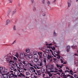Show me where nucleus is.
I'll list each match as a JSON object with an SVG mask.
<instances>
[{"label":"nucleus","instance_id":"obj_1","mask_svg":"<svg viewBox=\"0 0 78 78\" xmlns=\"http://www.w3.org/2000/svg\"><path fill=\"white\" fill-rule=\"evenodd\" d=\"M2 75L3 76V78H8V76H9V72L6 74H2Z\"/></svg>","mask_w":78,"mask_h":78},{"label":"nucleus","instance_id":"obj_2","mask_svg":"<svg viewBox=\"0 0 78 78\" xmlns=\"http://www.w3.org/2000/svg\"><path fill=\"white\" fill-rule=\"evenodd\" d=\"M19 61H21V62H22L23 64H24V62H25V60L23 58H20L18 59Z\"/></svg>","mask_w":78,"mask_h":78},{"label":"nucleus","instance_id":"obj_3","mask_svg":"<svg viewBox=\"0 0 78 78\" xmlns=\"http://www.w3.org/2000/svg\"><path fill=\"white\" fill-rule=\"evenodd\" d=\"M9 78H13V77H14V73H12L10 74V73L9 72Z\"/></svg>","mask_w":78,"mask_h":78},{"label":"nucleus","instance_id":"obj_4","mask_svg":"<svg viewBox=\"0 0 78 78\" xmlns=\"http://www.w3.org/2000/svg\"><path fill=\"white\" fill-rule=\"evenodd\" d=\"M30 71L31 73H33V72H36V70L34 69V67H31L30 69Z\"/></svg>","mask_w":78,"mask_h":78},{"label":"nucleus","instance_id":"obj_5","mask_svg":"<svg viewBox=\"0 0 78 78\" xmlns=\"http://www.w3.org/2000/svg\"><path fill=\"white\" fill-rule=\"evenodd\" d=\"M15 65H16V66L17 67V70H18V69H19L20 67H21V65H20V64L19 63H16Z\"/></svg>","mask_w":78,"mask_h":78},{"label":"nucleus","instance_id":"obj_6","mask_svg":"<svg viewBox=\"0 0 78 78\" xmlns=\"http://www.w3.org/2000/svg\"><path fill=\"white\" fill-rule=\"evenodd\" d=\"M24 57H25V54L23 53H21L20 54L19 58H23Z\"/></svg>","mask_w":78,"mask_h":78},{"label":"nucleus","instance_id":"obj_7","mask_svg":"<svg viewBox=\"0 0 78 78\" xmlns=\"http://www.w3.org/2000/svg\"><path fill=\"white\" fill-rule=\"evenodd\" d=\"M17 70H18L20 73V72H23L24 71L23 69H20V68L19 69H17Z\"/></svg>","mask_w":78,"mask_h":78},{"label":"nucleus","instance_id":"obj_8","mask_svg":"<svg viewBox=\"0 0 78 78\" xmlns=\"http://www.w3.org/2000/svg\"><path fill=\"white\" fill-rule=\"evenodd\" d=\"M68 7H70L71 5V0H68Z\"/></svg>","mask_w":78,"mask_h":78},{"label":"nucleus","instance_id":"obj_9","mask_svg":"<svg viewBox=\"0 0 78 78\" xmlns=\"http://www.w3.org/2000/svg\"><path fill=\"white\" fill-rule=\"evenodd\" d=\"M18 76L20 77H25V76L22 73H20V74L18 75Z\"/></svg>","mask_w":78,"mask_h":78},{"label":"nucleus","instance_id":"obj_10","mask_svg":"<svg viewBox=\"0 0 78 78\" xmlns=\"http://www.w3.org/2000/svg\"><path fill=\"white\" fill-rule=\"evenodd\" d=\"M10 58H11V60H13V59H14V60H15V61H17V59L16 57H14L13 58L12 56H10Z\"/></svg>","mask_w":78,"mask_h":78},{"label":"nucleus","instance_id":"obj_11","mask_svg":"<svg viewBox=\"0 0 78 78\" xmlns=\"http://www.w3.org/2000/svg\"><path fill=\"white\" fill-rule=\"evenodd\" d=\"M74 77L73 76L71 75V78H78V77L77 76V75L76 74L74 75Z\"/></svg>","mask_w":78,"mask_h":78},{"label":"nucleus","instance_id":"obj_12","mask_svg":"<svg viewBox=\"0 0 78 78\" xmlns=\"http://www.w3.org/2000/svg\"><path fill=\"white\" fill-rule=\"evenodd\" d=\"M3 72L4 73H7V72H8V69L6 68H4V70L3 71Z\"/></svg>","mask_w":78,"mask_h":78},{"label":"nucleus","instance_id":"obj_13","mask_svg":"<svg viewBox=\"0 0 78 78\" xmlns=\"http://www.w3.org/2000/svg\"><path fill=\"white\" fill-rule=\"evenodd\" d=\"M10 20L9 19H8L6 21V25H8L9 23H10Z\"/></svg>","mask_w":78,"mask_h":78},{"label":"nucleus","instance_id":"obj_14","mask_svg":"<svg viewBox=\"0 0 78 78\" xmlns=\"http://www.w3.org/2000/svg\"><path fill=\"white\" fill-rule=\"evenodd\" d=\"M60 59V61H61V63H62L63 62V61H64V58H63V57H61L60 58H59Z\"/></svg>","mask_w":78,"mask_h":78},{"label":"nucleus","instance_id":"obj_15","mask_svg":"<svg viewBox=\"0 0 78 78\" xmlns=\"http://www.w3.org/2000/svg\"><path fill=\"white\" fill-rule=\"evenodd\" d=\"M33 57L34 58H38V55H33Z\"/></svg>","mask_w":78,"mask_h":78},{"label":"nucleus","instance_id":"obj_16","mask_svg":"<svg viewBox=\"0 0 78 78\" xmlns=\"http://www.w3.org/2000/svg\"><path fill=\"white\" fill-rule=\"evenodd\" d=\"M41 70H39L37 71V73L38 75H41Z\"/></svg>","mask_w":78,"mask_h":78},{"label":"nucleus","instance_id":"obj_17","mask_svg":"<svg viewBox=\"0 0 78 78\" xmlns=\"http://www.w3.org/2000/svg\"><path fill=\"white\" fill-rule=\"evenodd\" d=\"M67 52H69V51H70V46H67Z\"/></svg>","mask_w":78,"mask_h":78},{"label":"nucleus","instance_id":"obj_18","mask_svg":"<svg viewBox=\"0 0 78 78\" xmlns=\"http://www.w3.org/2000/svg\"><path fill=\"white\" fill-rule=\"evenodd\" d=\"M50 58H52V57L51 56L49 55V54H48V59H50Z\"/></svg>","mask_w":78,"mask_h":78},{"label":"nucleus","instance_id":"obj_19","mask_svg":"<svg viewBox=\"0 0 78 78\" xmlns=\"http://www.w3.org/2000/svg\"><path fill=\"white\" fill-rule=\"evenodd\" d=\"M23 64H24V65H26V66H28V64H29V62H28L27 61L25 62V61L24 62V63Z\"/></svg>","mask_w":78,"mask_h":78},{"label":"nucleus","instance_id":"obj_20","mask_svg":"<svg viewBox=\"0 0 78 78\" xmlns=\"http://www.w3.org/2000/svg\"><path fill=\"white\" fill-rule=\"evenodd\" d=\"M38 61H39V59L37 58H34V61L35 62H37Z\"/></svg>","mask_w":78,"mask_h":78},{"label":"nucleus","instance_id":"obj_21","mask_svg":"<svg viewBox=\"0 0 78 78\" xmlns=\"http://www.w3.org/2000/svg\"><path fill=\"white\" fill-rule=\"evenodd\" d=\"M32 57L33 56L32 55H31V54H29L28 55V57L29 58H32Z\"/></svg>","mask_w":78,"mask_h":78},{"label":"nucleus","instance_id":"obj_22","mask_svg":"<svg viewBox=\"0 0 78 78\" xmlns=\"http://www.w3.org/2000/svg\"><path fill=\"white\" fill-rule=\"evenodd\" d=\"M16 10L15 9L12 12V15H14L15 14H16Z\"/></svg>","mask_w":78,"mask_h":78},{"label":"nucleus","instance_id":"obj_23","mask_svg":"<svg viewBox=\"0 0 78 78\" xmlns=\"http://www.w3.org/2000/svg\"><path fill=\"white\" fill-rule=\"evenodd\" d=\"M3 69V67H0V73H2V71H2Z\"/></svg>","mask_w":78,"mask_h":78},{"label":"nucleus","instance_id":"obj_24","mask_svg":"<svg viewBox=\"0 0 78 78\" xmlns=\"http://www.w3.org/2000/svg\"><path fill=\"white\" fill-rule=\"evenodd\" d=\"M9 66H15V65H14V64H13V63H10L9 64Z\"/></svg>","mask_w":78,"mask_h":78},{"label":"nucleus","instance_id":"obj_25","mask_svg":"<svg viewBox=\"0 0 78 78\" xmlns=\"http://www.w3.org/2000/svg\"><path fill=\"white\" fill-rule=\"evenodd\" d=\"M33 54H34V55H37V52L36 51H34L33 52Z\"/></svg>","mask_w":78,"mask_h":78},{"label":"nucleus","instance_id":"obj_26","mask_svg":"<svg viewBox=\"0 0 78 78\" xmlns=\"http://www.w3.org/2000/svg\"><path fill=\"white\" fill-rule=\"evenodd\" d=\"M41 71L42 73H44V72H45V69L44 68H41Z\"/></svg>","mask_w":78,"mask_h":78},{"label":"nucleus","instance_id":"obj_27","mask_svg":"<svg viewBox=\"0 0 78 78\" xmlns=\"http://www.w3.org/2000/svg\"><path fill=\"white\" fill-rule=\"evenodd\" d=\"M10 59H11V58H10H10H6V60L7 61H8V62H9V61H10Z\"/></svg>","mask_w":78,"mask_h":78},{"label":"nucleus","instance_id":"obj_28","mask_svg":"<svg viewBox=\"0 0 78 78\" xmlns=\"http://www.w3.org/2000/svg\"><path fill=\"white\" fill-rule=\"evenodd\" d=\"M43 59H44L43 61L45 63H46V62H47V61H46V58L45 57Z\"/></svg>","mask_w":78,"mask_h":78},{"label":"nucleus","instance_id":"obj_29","mask_svg":"<svg viewBox=\"0 0 78 78\" xmlns=\"http://www.w3.org/2000/svg\"><path fill=\"white\" fill-rule=\"evenodd\" d=\"M56 66L58 68H59V69H61V66H59V65H58V64H56Z\"/></svg>","mask_w":78,"mask_h":78},{"label":"nucleus","instance_id":"obj_30","mask_svg":"<svg viewBox=\"0 0 78 78\" xmlns=\"http://www.w3.org/2000/svg\"><path fill=\"white\" fill-rule=\"evenodd\" d=\"M26 51L27 53H29V52H30V49H29V48H27L26 49Z\"/></svg>","mask_w":78,"mask_h":78},{"label":"nucleus","instance_id":"obj_31","mask_svg":"<svg viewBox=\"0 0 78 78\" xmlns=\"http://www.w3.org/2000/svg\"><path fill=\"white\" fill-rule=\"evenodd\" d=\"M26 75H30V73H29V72H26Z\"/></svg>","mask_w":78,"mask_h":78},{"label":"nucleus","instance_id":"obj_32","mask_svg":"<svg viewBox=\"0 0 78 78\" xmlns=\"http://www.w3.org/2000/svg\"><path fill=\"white\" fill-rule=\"evenodd\" d=\"M57 56H58V57H57V58H60V57H61L60 56L59 54H57Z\"/></svg>","mask_w":78,"mask_h":78},{"label":"nucleus","instance_id":"obj_33","mask_svg":"<svg viewBox=\"0 0 78 78\" xmlns=\"http://www.w3.org/2000/svg\"><path fill=\"white\" fill-rule=\"evenodd\" d=\"M56 48L55 47H52L51 48V49H52V50H55V49Z\"/></svg>","mask_w":78,"mask_h":78},{"label":"nucleus","instance_id":"obj_34","mask_svg":"<svg viewBox=\"0 0 78 78\" xmlns=\"http://www.w3.org/2000/svg\"><path fill=\"white\" fill-rule=\"evenodd\" d=\"M9 3H12V0H9Z\"/></svg>","mask_w":78,"mask_h":78},{"label":"nucleus","instance_id":"obj_35","mask_svg":"<svg viewBox=\"0 0 78 78\" xmlns=\"http://www.w3.org/2000/svg\"><path fill=\"white\" fill-rule=\"evenodd\" d=\"M10 69L11 70H14V67L12 66L10 67Z\"/></svg>","mask_w":78,"mask_h":78},{"label":"nucleus","instance_id":"obj_36","mask_svg":"<svg viewBox=\"0 0 78 78\" xmlns=\"http://www.w3.org/2000/svg\"><path fill=\"white\" fill-rule=\"evenodd\" d=\"M41 55L40 56V57H39L40 59H41V58H42V59H43L44 57L42 56V55H41Z\"/></svg>","mask_w":78,"mask_h":78},{"label":"nucleus","instance_id":"obj_37","mask_svg":"<svg viewBox=\"0 0 78 78\" xmlns=\"http://www.w3.org/2000/svg\"><path fill=\"white\" fill-rule=\"evenodd\" d=\"M33 9L34 11H36V9L35 7H34Z\"/></svg>","mask_w":78,"mask_h":78},{"label":"nucleus","instance_id":"obj_38","mask_svg":"<svg viewBox=\"0 0 78 78\" xmlns=\"http://www.w3.org/2000/svg\"><path fill=\"white\" fill-rule=\"evenodd\" d=\"M46 45H47V46H50V45H52V44H46Z\"/></svg>","mask_w":78,"mask_h":78},{"label":"nucleus","instance_id":"obj_39","mask_svg":"<svg viewBox=\"0 0 78 78\" xmlns=\"http://www.w3.org/2000/svg\"><path fill=\"white\" fill-rule=\"evenodd\" d=\"M43 56L44 57H46V56H47V55L46 54H44L43 55Z\"/></svg>","mask_w":78,"mask_h":78},{"label":"nucleus","instance_id":"obj_40","mask_svg":"<svg viewBox=\"0 0 78 78\" xmlns=\"http://www.w3.org/2000/svg\"><path fill=\"white\" fill-rule=\"evenodd\" d=\"M42 14L43 16H45V13L44 12H43L42 13Z\"/></svg>","mask_w":78,"mask_h":78},{"label":"nucleus","instance_id":"obj_41","mask_svg":"<svg viewBox=\"0 0 78 78\" xmlns=\"http://www.w3.org/2000/svg\"><path fill=\"white\" fill-rule=\"evenodd\" d=\"M42 3L43 4H45V0H42Z\"/></svg>","mask_w":78,"mask_h":78},{"label":"nucleus","instance_id":"obj_42","mask_svg":"<svg viewBox=\"0 0 78 78\" xmlns=\"http://www.w3.org/2000/svg\"><path fill=\"white\" fill-rule=\"evenodd\" d=\"M47 48H51H51H52V47L50 46H47Z\"/></svg>","mask_w":78,"mask_h":78},{"label":"nucleus","instance_id":"obj_43","mask_svg":"<svg viewBox=\"0 0 78 78\" xmlns=\"http://www.w3.org/2000/svg\"><path fill=\"white\" fill-rule=\"evenodd\" d=\"M47 2V4L48 5H50V2H49V1H48Z\"/></svg>","mask_w":78,"mask_h":78},{"label":"nucleus","instance_id":"obj_44","mask_svg":"<svg viewBox=\"0 0 78 78\" xmlns=\"http://www.w3.org/2000/svg\"><path fill=\"white\" fill-rule=\"evenodd\" d=\"M12 60H11V59H10V61L9 62V63H10V62H13V61Z\"/></svg>","mask_w":78,"mask_h":78},{"label":"nucleus","instance_id":"obj_45","mask_svg":"<svg viewBox=\"0 0 78 78\" xmlns=\"http://www.w3.org/2000/svg\"><path fill=\"white\" fill-rule=\"evenodd\" d=\"M55 70V69L53 68H51V71H53V70Z\"/></svg>","mask_w":78,"mask_h":78},{"label":"nucleus","instance_id":"obj_46","mask_svg":"<svg viewBox=\"0 0 78 78\" xmlns=\"http://www.w3.org/2000/svg\"><path fill=\"white\" fill-rule=\"evenodd\" d=\"M13 29L14 30H16V26L15 25L13 26Z\"/></svg>","mask_w":78,"mask_h":78},{"label":"nucleus","instance_id":"obj_47","mask_svg":"<svg viewBox=\"0 0 78 78\" xmlns=\"http://www.w3.org/2000/svg\"><path fill=\"white\" fill-rule=\"evenodd\" d=\"M58 72H62V69H60V70H58Z\"/></svg>","mask_w":78,"mask_h":78},{"label":"nucleus","instance_id":"obj_48","mask_svg":"<svg viewBox=\"0 0 78 78\" xmlns=\"http://www.w3.org/2000/svg\"><path fill=\"white\" fill-rule=\"evenodd\" d=\"M11 12L9 11L8 12H7V13H8V15H9V14H10V13Z\"/></svg>","mask_w":78,"mask_h":78},{"label":"nucleus","instance_id":"obj_49","mask_svg":"<svg viewBox=\"0 0 78 78\" xmlns=\"http://www.w3.org/2000/svg\"><path fill=\"white\" fill-rule=\"evenodd\" d=\"M54 36H56V33H55V31L54 32Z\"/></svg>","mask_w":78,"mask_h":78},{"label":"nucleus","instance_id":"obj_50","mask_svg":"<svg viewBox=\"0 0 78 78\" xmlns=\"http://www.w3.org/2000/svg\"><path fill=\"white\" fill-rule=\"evenodd\" d=\"M51 72H52V73H53V72H58V71H51Z\"/></svg>","mask_w":78,"mask_h":78},{"label":"nucleus","instance_id":"obj_51","mask_svg":"<svg viewBox=\"0 0 78 78\" xmlns=\"http://www.w3.org/2000/svg\"><path fill=\"white\" fill-rule=\"evenodd\" d=\"M70 73H73V71H72V70H70L69 71Z\"/></svg>","mask_w":78,"mask_h":78},{"label":"nucleus","instance_id":"obj_52","mask_svg":"<svg viewBox=\"0 0 78 78\" xmlns=\"http://www.w3.org/2000/svg\"><path fill=\"white\" fill-rule=\"evenodd\" d=\"M14 77H15V78H17V75H14Z\"/></svg>","mask_w":78,"mask_h":78},{"label":"nucleus","instance_id":"obj_53","mask_svg":"<svg viewBox=\"0 0 78 78\" xmlns=\"http://www.w3.org/2000/svg\"><path fill=\"white\" fill-rule=\"evenodd\" d=\"M62 66H64V65L62 64L61 66H60V68H62Z\"/></svg>","mask_w":78,"mask_h":78},{"label":"nucleus","instance_id":"obj_54","mask_svg":"<svg viewBox=\"0 0 78 78\" xmlns=\"http://www.w3.org/2000/svg\"><path fill=\"white\" fill-rule=\"evenodd\" d=\"M65 72H66H66H69V71L68 70H66L65 71Z\"/></svg>","mask_w":78,"mask_h":78},{"label":"nucleus","instance_id":"obj_55","mask_svg":"<svg viewBox=\"0 0 78 78\" xmlns=\"http://www.w3.org/2000/svg\"><path fill=\"white\" fill-rule=\"evenodd\" d=\"M50 51H51V53H53V51H52V50H51V49H50Z\"/></svg>","mask_w":78,"mask_h":78},{"label":"nucleus","instance_id":"obj_56","mask_svg":"<svg viewBox=\"0 0 78 78\" xmlns=\"http://www.w3.org/2000/svg\"><path fill=\"white\" fill-rule=\"evenodd\" d=\"M16 42V40H15L12 44H14V43Z\"/></svg>","mask_w":78,"mask_h":78},{"label":"nucleus","instance_id":"obj_57","mask_svg":"<svg viewBox=\"0 0 78 78\" xmlns=\"http://www.w3.org/2000/svg\"><path fill=\"white\" fill-rule=\"evenodd\" d=\"M29 64L30 66H31V67H33V65L31 63H29Z\"/></svg>","mask_w":78,"mask_h":78},{"label":"nucleus","instance_id":"obj_58","mask_svg":"<svg viewBox=\"0 0 78 78\" xmlns=\"http://www.w3.org/2000/svg\"><path fill=\"white\" fill-rule=\"evenodd\" d=\"M45 74H44L43 75V77H45Z\"/></svg>","mask_w":78,"mask_h":78},{"label":"nucleus","instance_id":"obj_59","mask_svg":"<svg viewBox=\"0 0 78 78\" xmlns=\"http://www.w3.org/2000/svg\"><path fill=\"white\" fill-rule=\"evenodd\" d=\"M45 70H46V72H48H48H48V71H47V68H46L45 69Z\"/></svg>","mask_w":78,"mask_h":78},{"label":"nucleus","instance_id":"obj_60","mask_svg":"<svg viewBox=\"0 0 78 78\" xmlns=\"http://www.w3.org/2000/svg\"><path fill=\"white\" fill-rule=\"evenodd\" d=\"M40 65L41 66H42V63H40Z\"/></svg>","mask_w":78,"mask_h":78},{"label":"nucleus","instance_id":"obj_61","mask_svg":"<svg viewBox=\"0 0 78 78\" xmlns=\"http://www.w3.org/2000/svg\"><path fill=\"white\" fill-rule=\"evenodd\" d=\"M66 69H68V70H70V69H69V68L68 67H66Z\"/></svg>","mask_w":78,"mask_h":78},{"label":"nucleus","instance_id":"obj_62","mask_svg":"<svg viewBox=\"0 0 78 78\" xmlns=\"http://www.w3.org/2000/svg\"><path fill=\"white\" fill-rule=\"evenodd\" d=\"M23 69L25 70V71H26L27 70V69H26L25 68H24Z\"/></svg>","mask_w":78,"mask_h":78},{"label":"nucleus","instance_id":"obj_63","mask_svg":"<svg viewBox=\"0 0 78 78\" xmlns=\"http://www.w3.org/2000/svg\"><path fill=\"white\" fill-rule=\"evenodd\" d=\"M51 76H52V75H51V74H49V76H50V77Z\"/></svg>","mask_w":78,"mask_h":78},{"label":"nucleus","instance_id":"obj_64","mask_svg":"<svg viewBox=\"0 0 78 78\" xmlns=\"http://www.w3.org/2000/svg\"><path fill=\"white\" fill-rule=\"evenodd\" d=\"M44 78H50L49 77H44Z\"/></svg>","mask_w":78,"mask_h":78}]
</instances>
